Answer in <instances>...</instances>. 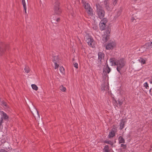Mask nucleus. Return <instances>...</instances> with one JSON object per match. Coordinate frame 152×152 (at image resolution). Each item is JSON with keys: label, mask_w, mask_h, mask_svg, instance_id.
I'll return each instance as SVG.
<instances>
[{"label": "nucleus", "mask_w": 152, "mask_h": 152, "mask_svg": "<svg viewBox=\"0 0 152 152\" xmlns=\"http://www.w3.org/2000/svg\"><path fill=\"white\" fill-rule=\"evenodd\" d=\"M121 11H119V13H118V16H119V15H120V14H121Z\"/></svg>", "instance_id": "obj_41"}, {"label": "nucleus", "mask_w": 152, "mask_h": 152, "mask_svg": "<svg viewBox=\"0 0 152 152\" xmlns=\"http://www.w3.org/2000/svg\"><path fill=\"white\" fill-rule=\"evenodd\" d=\"M124 121L123 120L122 121L120 124V128L121 129H123L124 128Z\"/></svg>", "instance_id": "obj_18"}, {"label": "nucleus", "mask_w": 152, "mask_h": 152, "mask_svg": "<svg viewBox=\"0 0 152 152\" xmlns=\"http://www.w3.org/2000/svg\"><path fill=\"white\" fill-rule=\"evenodd\" d=\"M24 8V9L25 10V13H26V7H23Z\"/></svg>", "instance_id": "obj_39"}, {"label": "nucleus", "mask_w": 152, "mask_h": 152, "mask_svg": "<svg viewBox=\"0 0 152 152\" xmlns=\"http://www.w3.org/2000/svg\"><path fill=\"white\" fill-rule=\"evenodd\" d=\"M149 81L150 83L152 84V76L151 77V78L149 80Z\"/></svg>", "instance_id": "obj_38"}, {"label": "nucleus", "mask_w": 152, "mask_h": 152, "mask_svg": "<svg viewBox=\"0 0 152 152\" xmlns=\"http://www.w3.org/2000/svg\"><path fill=\"white\" fill-rule=\"evenodd\" d=\"M60 20V19L59 18H58L56 20V22H58V21H59V20Z\"/></svg>", "instance_id": "obj_42"}, {"label": "nucleus", "mask_w": 152, "mask_h": 152, "mask_svg": "<svg viewBox=\"0 0 152 152\" xmlns=\"http://www.w3.org/2000/svg\"><path fill=\"white\" fill-rule=\"evenodd\" d=\"M114 136V131L112 130L111 132H110L108 136L109 138L113 137Z\"/></svg>", "instance_id": "obj_14"}, {"label": "nucleus", "mask_w": 152, "mask_h": 152, "mask_svg": "<svg viewBox=\"0 0 152 152\" xmlns=\"http://www.w3.org/2000/svg\"><path fill=\"white\" fill-rule=\"evenodd\" d=\"M98 66H100L101 64L102 61L104 60V55L102 52H99L98 53Z\"/></svg>", "instance_id": "obj_8"}, {"label": "nucleus", "mask_w": 152, "mask_h": 152, "mask_svg": "<svg viewBox=\"0 0 152 152\" xmlns=\"http://www.w3.org/2000/svg\"><path fill=\"white\" fill-rule=\"evenodd\" d=\"M118 105L119 106H120L122 104V102L121 100H118Z\"/></svg>", "instance_id": "obj_34"}, {"label": "nucleus", "mask_w": 152, "mask_h": 152, "mask_svg": "<svg viewBox=\"0 0 152 152\" xmlns=\"http://www.w3.org/2000/svg\"><path fill=\"white\" fill-rule=\"evenodd\" d=\"M31 112L36 120H38L39 119L40 116L39 113L38 111L35 107H34L32 111Z\"/></svg>", "instance_id": "obj_9"}, {"label": "nucleus", "mask_w": 152, "mask_h": 152, "mask_svg": "<svg viewBox=\"0 0 152 152\" xmlns=\"http://www.w3.org/2000/svg\"><path fill=\"white\" fill-rule=\"evenodd\" d=\"M150 93L152 96V88L149 90Z\"/></svg>", "instance_id": "obj_36"}, {"label": "nucleus", "mask_w": 152, "mask_h": 152, "mask_svg": "<svg viewBox=\"0 0 152 152\" xmlns=\"http://www.w3.org/2000/svg\"><path fill=\"white\" fill-rule=\"evenodd\" d=\"M1 152H7V151H5V150H2L1 151Z\"/></svg>", "instance_id": "obj_43"}, {"label": "nucleus", "mask_w": 152, "mask_h": 152, "mask_svg": "<svg viewBox=\"0 0 152 152\" xmlns=\"http://www.w3.org/2000/svg\"><path fill=\"white\" fill-rule=\"evenodd\" d=\"M60 89L63 92H64L66 91V88L63 86V85H61L60 87Z\"/></svg>", "instance_id": "obj_21"}, {"label": "nucleus", "mask_w": 152, "mask_h": 152, "mask_svg": "<svg viewBox=\"0 0 152 152\" xmlns=\"http://www.w3.org/2000/svg\"><path fill=\"white\" fill-rule=\"evenodd\" d=\"M97 12L98 17L100 19H102L104 16L105 12L102 8L99 5H97Z\"/></svg>", "instance_id": "obj_2"}, {"label": "nucleus", "mask_w": 152, "mask_h": 152, "mask_svg": "<svg viewBox=\"0 0 152 152\" xmlns=\"http://www.w3.org/2000/svg\"><path fill=\"white\" fill-rule=\"evenodd\" d=\"M2 105L4 106V108H6L8 107L7 104L4 102H3L2 103Z\"/></svg>", "instance_id": "obj_28"}, {"label": "nucleus", "mask_w": 152, "mask_h": 152, "mask_svg": "<svg viewBox=\"0 0 152 152\" xmlns=\"http://www.w3.org/2000/svg\"><path fill=\"white\" fill-rule=\"evenodd\" d=\"M22 1L23 7H26V3H28V0H26V1L25 0H22Z\"/></svg>", "instance_id": "obj_16"}, {"label": "nucleus", "mask_w": 152, "mask_h": 152, "mask_svg": "<svg viewBox=\"0 0 152 152\" xmlns=\"http://www.w3.org/2000/svg\"><path fill=\"white\" fill-rule=\"evenodd\" d=\"M103 83L102 85L101 90L102 91H106L108 89V82L106 79H104L103 81Z\"/></svg>", "instance_id": "obj_7"}, {"label": "nucleus", "mask_w": 152, "mask_h": 152, "mask_svg": "<svg viewBox=\"0 0 152 152\" xmlns=\"http://www.w3.org/2000/svg\"><path fill=\"white\" fill-rule=\"evenodd\" d=\"M53 22H54V23H56V22H55L54 21H53Z\"/></svg>", "instance_id": "obj_44"}, {"label": "nucleus", "mask_w": 152, "mask_h": 152, "mask_svg": "<svg viewBox=\"0 0 152 152\" xmlns=\"http://www.w3.org/2000/svg\"><path fill=\"white\" fill-rule=\"evenodd\" d=\"M54 64L55 65V69H57L59 66V65L57 63H56V62H55Z\"/></svg>", "instance_id": "obj_35"}, {"label": "nucleus", "mask_w": 152, "mask_h": 152, "mask_svg": "<svg viewBox=\"0 0 152 152\" xmlns=\"http://www.w3.org/2000/svg\"><path fill=\"white\" fill-rule=\"evenodd\" d=\"M121 147H123L124 148H125L126 147V145H124L123 144H121Z\"/></svg>", "instance_id": "obj_37"}, {"label": "nucleus", "mask_w": 152, "mask_h": 152, "mask_svg": "<svg viewBox=\"0 0 152 152\" xmlns=\"http://www.w3.org/2000/svg\"><path fill=\"white\" fill-rule=\"evenodd\" d=\"M53 61L55 63V62L57 63L59 61V58L58 56H55L54 57L53 59Z\"/></svg>", "instance_id": "obj_15"}, {"label": "nucleus", "mask_w": 152, "mask_h": 152, "mask_svg": "<svg viewBox=\"0 0 152 152\" xmlns=\"http://www.w3.org/2000/svg\"><path fill=\"white\" fill-rule=\"evenodd\" d=\"M107 22V20L106 18H104L100 22L99 24L101 25H106Z\"/></svg>", "instance_id": "obj_13"}, {"label": "nucleus", "mask_w": 152, "mask_h": 152, "mask_svg": "<svg viewBox=\"0 0 152 152\" xmlns=\"http://www.w3.org/2000/svg\"><path fill=\"white\" fill-rule=\"evenodd\" d=\"M85 38L86 39V41L88 43V45L90 46L91 45L92 43L93 42V39L92 37L90 36L88 34H87L85 35Z\"/></svg>", "instance_id": "obj_11"}, {"label": "nucleus", "mask_w": 152, "mask_h": 152, "mask_svg": "<svg viewBox=\"0 0 152 152\" xmlns=\"http://www.w3.org/2000/svg\"><path fill=\"white\" fill-rule=\"evenodd\" d=\"M104 142L112 146L113 145V142L110 141L106 140L104 141Z\"/></svg>", "instance_id": "obj_24"}, {"label": "nucleus", "mask_w": 152, "mask_h": 152, "mask_svg": "<svg viewBox=\"0 0 152 152\" xmlns=\"http://www.w3.org/2000/svg\"><path fill=\"white\" fill-rule=\"evenodd\" d=\"M139 60L140 62L142 64H144L145 63V60L143 58H140Z\"/></svg>", "instance_id": "obj_22"}, {"label": "nucleus", "mask_w": 152, "mask_h": 152, "mask_svg": "<svg viewBox=\"0 0 152 152\" xmlns=\"http://www.w3.org/2000/svg\"><path fill=\"white\" fill-rule=\"evenodd\" d=\"M114 45L113 43H109L106 46V48L108 50L111 49L113 48Z\"/></svg>", "instance_id": "obj_12"}, {"label": "nucleus", "mask_w": 152, "mask_h": 152, "mask_svg": "<svg viewBox=\"0 0 152 152\" xmlns=\"http://www.w3.org/2000/svg\"><path fill=\"white\" fill-rule=\"evenodd\" d=\"M59 70L62 73H64V69L63 66H61L59 68Z\"/></svg>", "instance_id": "obj_27"}, {"label": "nucleus", "mask_w": 152, "mask_h": 152, "mask_svg": "<svg viewBox=\"0 0 152 152\" xmlns=\"http://www.w3.org/2000/svg\"><path fill=\"white\" fill-rule=\"evenodd\" d=\"M110 63L111 64V65L112 66H113V62L114 61V59L113 58H111L110 59Z\"/></svg>", "instance_id": "obj_30"}, {"label": "nucleus", "mask_w": 152, "mask_h": 152, "mask_svg": "<svg viewBox=\"0 0 152 152\" xmlns=\"http://www.w3.org/2000/svg\"><path fill=\"white\" fill-rule=\"evenodd\" d=\"M110 71V69L108 66V65L104 66L103 69V78L104 79H106L107 77L108 76L107 74Z\"/></svg>", "instance_id": "obj_5"}, {"label": "nucleus", "mask_w": 152, "mask_h": 152, "mask_svg": "<svg viewBox=\"0 0 152 152\" xmlns=\"http://www.w3.org/2000/svg\"><path fill=\"white\" fill-rule=\"evenodd\" d=\"M1 46L0 45V56L4 52V50L3 48H1Z\"/></svg>", "instance_id": "obj_32"}, {"label": "nucleus", "mask_w": 152, "mask_h": 152, "mask_svg": "<svg viewBox=\"0 0 152 152\" xmlns=\"http://www.w3.org/2000/svg\"><path fill=\"white\" fill-rule=\"evenodd\" d=\"M104 152H109L108 151V145H106L105 146L104 149Z\"/></svg>", "instance_id": "obj_26"}, {"label": "nucleus", "mask_w": 152, "mask_h": 152, "mask_svg": "<svg viewBox=\"0 0 152 152\" xmlns=\"http://www.w3.org/2000/svg\"><path fill=\"white\" fill-rule=\"evenodd\" d=\"M24 70L26 73H28L30 71V69L28 66H26L24 68Z\"/></svg>", "instance_id": "obj_25"}, {"label": "nucleus", "mask_w": 152, "mask_h": 152, "mask_svg": "<svg viewBox=\"0 0 152 152\" xmlns=\"http://www.w3.org/2000/svg\"><path fill=\"white\" fill-rule=\"evenodd\" d=\"M45 2L42 1L40 0V6L42 7H44Z\"/></svg>", "instance_id": "obj_31"}, {"label": "nucleus", "mask_w": 152, "mask_h": 152, "mask_svg": "<svg viewBox=\"0 0 152 152\" xmlns=\"http://www.w3.org/2000/svg\"><path fill=\"white\" fill-rule=\"evenodd\" d=\"M100 28L101 30H103L104 29L106 26V25L104 24V25H101L99 24Z\"/></svg>", "instance_id": "obj_20"}, {"label": "nucleus", "mask_w": 152, "mask_h": 152, "mask_svg": "<svg viewBox=\"0 0 152 152\" xmlns=\"http://www.w3.org/2000/svg\"><path fill=\"white\" fill-rule=\"evenodd\" d=\"M1 115V118L0 119V126L3 123L4 120H7L9 118L8 116L3 111L0 112Z\"/></svg>", "instance_id": "obj_6"}, {"label": "nucleus", "mask_w": 152, "mask_h": 152, "mask_svg": "<svg viewBox=\"0 0 152 152\" xmlns=\"http://www.w3.org/2000/svg\"><path fill=\"white\" fill-rule=\"evenodd\" d=\"M143 86L144 87H145L147 89H148L149 87L148 84L147 83V82H145V83H144Z\"/></svg>", "instance_id": "obj_29"}, {"label": "nucleus", "mask_w": 152, "mask_h": 152, "mask_svg": "<svg viewBox=\"0 0 152 152\" xmlns=\"http://www.w3.org/2000/svg\"><path fill=\"white\" fill-rule=\"evenodd\" d=\"M107 36L106 35H104L103 36L102 40L104 42H105L107 41Z\"/></svg>", "instance_id": "obj_23"}, {"label": "nucleus", "mask_w": 152, "mask_h": 152, "mask_svg": "<svg viewBox=\"0 0 152 152\" xmlns=\"http://www.w3.org/2000/svg\"><path fill=\"white\" fill-rule=\"evenodd\" d=\"M84 7L87 11L88 13L90 15L92 14V9L90 7L89 4L86 2L84 4Z\"/></svg>", "instance_id": "obj_10"}, {"label": "nucleus", "mask_w": 152, "mask_h": 152, "mask_svg": "<svg viewBox=\"0 0 152 152\" xmlns=\"http://www.w3.org/2000/svg\"><path fill=\"white\" fill-rule=\"evenodd\" d=\"M59 2L57 0L55 2L54 11L55 13L57 15L60 14L61 12V10L59 7Z\"/></svg>", "instance_id": "obj_4"}, {"label": "nucleus", "mask_w": 152, "mask_h": 152, "mask_svg": "<svg viewBox=\"0 0 152 152\" xmlns=\"http://www.w3.org/2000/svg\"><path fill=\"white\" fill-rule=\"evenodd\" d=\"M106 1V0H105Z\"/></svg>", "instance_id": "obj_45"}, {"label": "nucleus", "mask_w": 152, "mask_h": 152, "mask_svg": "<svg viewBox=\"0 0 152 152\" xmlns=\"http://www.w3.org/2000/svg\"><path fill=\"white\" fill-rule=\"evenodd\" d=\"M152 48V41L148 42L144 45L140 49V51L142 52L146 50L147 49Z\"/></svg>", "instance_id": "obj_3"}, {"label": "nucleus", "mask_w": 152, "mask_h": 152, "mask_svg": "<svg viewBox=\"0 0 152 152\" xmlns=\"http://www.w3.org/2000/svg\"><path fill=\"white\" fill-rule=\"evenodd\" d=\"M31 86L32 89L35 91H37L38 89V87L35 84H32Z\"/></svg>", "instance_id": "obj_17"}, {"label": "nucleus", "mask_w": 152, "mask_h": 152, "mask_svg": "<svg viewBox=\"0 0 152 152\" xmlns=\"http://www.w3.org/2000/svg\"><path fill=\"white\" fill-rule=\"evenodd\" d=\"M93 28L95 30H96L97 29V27L96 26H94Z\"/></svg>", "instance_id": "obj_40"}, {"label": "nucleus", "mask_w": 152, "mask_h": 152, "mask_svg": "<svg viewBox=\"0 0 152 152\" xmlns=\"http://www.w3.org/2000/svg\"><path fill=\"white\" fill-rule=\"evenodd\" d=\"M115 65L117 66V70L119 72H120L121 70L125 65L124 61L123 59H122L118 61H115Z\"/></svg>", "instance_id": "obj_1"}, {"label": "nucleus", "mask_w": 152, "mask_h": 152, "mask_svg": "<svg viewBox=\"0 0 152 152\" xmlns=\"http://www.w3.org/2000/svg\"><path fill=\"white\" fill-rule=\"evenodd\" d=\"M118 140H119V142L120 143H124V142H125L123 138L122 137H119Z\"/></svg>", "instance_id": "obj_19"}, {"label": "nucleus", "mask_w": 152, "mask_h": 152, "mask_svg": "<svg viewBox=\"0 0 152 152\" xmlns=\"http://www.w3.org/2000/svg\"><path fill=\"white\" fill-rule=\"evenodd\" d=\"M73 65L77 69L78 68V65L77 63H74Z\"/></svg>", "instance_id": "obj_33"}]
</instances>
